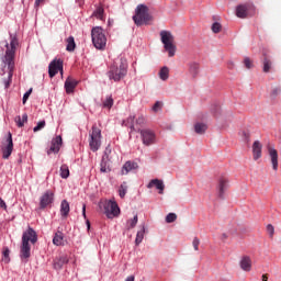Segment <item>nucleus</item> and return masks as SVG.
<instances>
[{
  "label": "nucleus",
  "mask_w": 281,
  "mask_h": 281,
  "mask_svg": "<svg viewBox=\"0 0 281 281\" xmlns=\"http://www.w3.org/2000/svg\"><path fill=\"white\" fill-rule=\"evenodd\" d=\"M7 50L3 58L4 65L8 66L9 76L8 80L4 81V87L8 89L10 85H12V76L14 72V58L16 56V47H19V38H16V34L10 33V43L5 44Z\"/></svg>",
  "instance_id": "nucleus-1"
},
{
  "label": "nucleus",
  "mask_w": 281,
  "mask_h": 281,
  "mask_svg": "<svg viewBox=\"0 0 281 281\" xmlns=\"http://www.w3.org/2000/svg\"><path fill=\"white\" fill-rule=\"evenodd\" d=\"M38 238L36 237V232L32 228H29L26 232L22 235V245L20 247V258L24 265H27L30 262V257L32 256V247L30 246V243L32 245L36 244Z\"/></svg>",
  "instance_id": "nucleus-2"
},
{
  "label": "nucleus",
  "mask_w": 281,
  "mask_h": 281,
  "mask_svg": "<svg viewBox=\"0 0 281 281\" xmlns=\"http://www.w3.org/2000/svg\"><path fill=\"white\" fill-rule=\"evenodd\" d=\"M126 74H128V64L126 59L121 58L120 63L115 61L110 66L108 78L114 82H120V80L126 78Z\"/></svg>",
  "instance_id": "nucleus-3"
},
{
  "label": "nucleus",
  "mask_w": 281,
  "mask_h": 281,
  "mask_svg": "<svg viewBox=\"0 0 281 281\" xmlns=\"http://www.w3.org/2000/svg\"><path fill=\"white\" fill-rule=\"evenodd\" d=\"M92 44L95 49L104 52L106 49V34L101 26H94L91 30Z\"/></svg>",
  "instance_id": "nucleus-4"
},
{
  "label": "nucleus",
  "mask_w": 281,
  "mask_h": 281,
  "mask_svg": "<svg viewBox=\"0 0 281 281\" xmlns=\"http://www.w3.org/2000/svg\"><path fill=\"white\" fill-rule=\"evenodd\" d=\"M135 25H148L153 21L148 7L144 4H138L135 10V15L133 16Z\"/></svg>",
  "instance_id": "nucleus-5"
},
{
  "label": "nucleus",
  "mask_w": 281,
  "mask_h": 281,
  "mask_svg": "<svg viewBox=\"0 0 281 281\" xmlns=\"http://www.w3.org/2000/svg\"><path fill=\"white\" fill-rule=\"evenodd\" d=\"M160 40L169 58L175 57V55L177 54V45H175V35H172V33L169 31H161Z\"/></svg>",
  "instance_id": "nucleus-6"
},
{
  "label": "nucleus",
  "mask_w": 281,
  "mask_h": 281,
  "mask_svg": "<svg viewBox=\"0 0 281 281\" xmlns=\"http://www.w3.org/2000/svg\"><path fill=\"white\" fill-rule=\"evenodd\" d=\"M89 135L90 150H92V153H98V150H100V146H102V131L98 128V126L93 125Z\"/></svg>",
  "instance_id": "nucleus-7"
},
{
  "label": "nucleus",
  "mask_w": 281,
  "mask_h": 281,
  "mask_svg": "<svg viewBox=\"0 0 281 281\" xmlns=\"http://www.w3.org/2000/svg\"><path fill=\"white\" fill-rule=\"evenodd\" d=\"M99 207H103V214L109 218H115V216H120V206L117 202L113 200L105 201L99 204Z\"/></svg>",
  "instance_id": "nucleus-8"
},
{
  "label": "nucleus",
  "mask_w": 281,
  "mask_h": 281,
  "mask_svg": "<svg viewBox=\"0 0 281 281\" xmlns=\"http://www.w3.org/2000/svg\"><path fill=\"white\" fill-rule=\"evenodd\" d=\"M144 146H153L157 144V134L150 128L138 130Z\"/></svg>",
  "instance_id": "nucleus-9"
},
{
  "label": "nucleus",
  "mask_w": 281,
  "mask_h": 281,
  "mask_svg": "<svg viewBox=\"0 0 281 281\" xmlns=\"http://www.w3.org/2000/svg\"><path fill=\"white\" fill-rule=\"evenodd\" d=\"M2 157L4 159H10L12 150H14V143L12 142V133H8L7 138L1 144Z\"/></svg>",
  "instance_id": "nucleus-10"
},
{
  "label": "nucleus",
  "mask_w": 281,
  "mask_h": 281,
  "mask_svg": "<svg viewBox=\"0 0 281 281\" xmlns=\"http://www.w3.org/2000/svg\"><path fill=\"white\" fill-rule=\"evenodd\" d=\"M53 203H54V192L46 191L40 198V210H45V207H48V205H52Z\"/></svg>",
  "instance_id": "nucleus-11"
},
{
  "label": "nucleus",
  "mask_w": 281,
  "mask_h": 281,
  "mask_svg": "<svg viewBox=\"0 0 281 281\" xmlns=\"http://www.w3.org/2000/svg\"><path fill=\"white\" fill-rule=\"evenodd\" d=\"M58 71H60V74H63V60L54 59L48 66L49 78H54V76H56V74H58Z\"/></svg>",
  "instance_id": "nucleus-12"
},
{
  "label": "nucleus",
  "mask_w": 281,
  "mask_h": 281,
  "mask_svg": "<svg viewBox=\"0 0 281 281\" xmlns=\"http://www.w3.org/2000/svg\"><path fill=\"white\" fill-rule=\"evenodd\" d=\"M254 10V5L251 4H239L236 8V16H238V19H247V16H249V11Z\"/></svg>",
  "instance_id": "nucleus-13"
},
{
  "label": "nucleus",
  "mask_w": 281,
  "mask_h": 281,
  "mask_svg": "<svg viewBox=\"0 0 281 281\" xmlns=\"http://www.w3.org/2000/svg\"><path fill=\"white\" fill-rule=\"evenodd\" d=\"M60 144H63V137L57 136L52 140L50 147L47 150V155H52V153L56 154L60 150Z\"/></svg>",
  "instance_id": "nucleus-14"
},
{
  "label": "nucleus",
  "mask_w": 281,
  "mask_h": 281,
  "mask_svg": "<svg viewBox=\"0 0 281 281\" xmlns=\"http://www.w3.org/2000/svg\"><path fill=\"white\" fill-rule=\"evenodd\" d=\"M252 157L255 161L262 157V143L260 140H255L252 144Z\"/></svg>",
  "instance_id": "nucleus-15"
},
{
  "label": "nucleus",
  "mask_w": 281,
  "mask_h": 281,
  "mask_svg": "<svg viewBox=\"0 0 281 281\" xmlns=\"http://www.w3.org/2000/svg\"><path fill=\"white\" fill-rule=\"evenodd\" d=\"M188 71L189 75L191 76V78H196L201 71V64L196 63V61H191L188 64Z\"/></svg>",
  "instance_id": "nucleus-16"
},
{
  "label": "nucleus",
  "mask_w": 281,
  "mask_h": 281,
  "mask_svg": "<svg viewBox=\"0 0 281 281\" xmlns=\"http://www.w3.org/2000/svg\"><path fill=\"white\" fill-rule=\"evenodd\" d=\"M139 168V165L135 161L127 160L121 170V175H128V172H132V170H137Z\"/></svg>",
  "instance_id": "nucleus-17"
},
{
  "label": "nucleus",
  "mask_w": 281,
  "mask_h": 281,
  "mask_svg": "<svg viewBox=\"0 0 281 281\" xmlns=\"http://www.w3.org/2000/svg\"><path fill=\"white\" fill-rule=\"evenodd\" d=\"M228 183H229V180H227V178H224V177L220 178L218 186H217L220 199H223V196H225V191L227 190Z\"/></svg>",
  "instance_id": "nucleus-18"
},
{
  "label": "nucleus",
  "mask_w": 281,
  "mask_h": 281,
  "mask_svg": "<svg viewBox=\"0 0 281 281\" xmlns=\"http://www.w3.org/2000/svg\"><path fill=\"white\" fill-rule=\"evenodd\" d=\"M239 266L243 271H246V272L251 271V257L243 256L239 261Z\"/></svg>",
  "instance_id": "nucleus-19"
},
{
  "label": "nucleus",
  "mask_w": 281,
  "mask_h": 281,
  "mask_svg": "<svg viewBox=\"0 0 281 281\" xmlns=\"http://www.w3.org/2000/svg\"><path fill=\"white\" fill-rule=\"evenodd\" d=\"M78 87V81L71 77H68L65 81L66 93H74V89Z\"/></svg>",
  "instance_id": "nucleus-20"
},
{
  "label": "nucleus",
  "mask_w": 281,
  "mask_h": 281,
  "mask_svg": "<svg viewBox=\"0 0 281 281\" xmlns=\"http://www.w3.org/2000/svg\"><path fill=\"white\" fill-rule=\"evenodd\" d=\"M268 153L273 170H278V150L273 147H268Z\"/></svg>",
  "instance_id": "nucleus-21"
},
{
  "label": "nucleus",
  "mask_w": 281,
  "mask_h": 281,
  "mask_svg": "<svg viewBox=\"0 0 281 281\" xmlns=\"http://www.w3.org/2000/svg\"><path fill=\"white\" fill-rule=\"evenodd\" d=\"M154 186H155V188H156L157 190H159V194H164V190L166 189V186L164 184V181H162V180L153 179V180L148 183L147 188H154Z\"/></svg>",
  "instance_id": "nucleus-22"
},
{
  "label": "nucleus",
  "mask_w": 281,
  "mask_h": 281,
  "mask_svg": "<svg viewBox=\"0 0 281 281\" xmlns=\"http://www.w3.org/2000/svg\"><path fill=\"white\" fill-rule=\"evenodd\" d=\"M262 65L263 74H269V71H271V68L273 67V61H271V58L267 56V54H263Z\"/></svg>",
  "instance_id": "nucleus-23"
},
{
  "label": "nucleus",
  "mask_w": 281,
  "mask_h": 281,
  "mask_svg": "<svg viewBox=\"0 0 281 281\" xmlns=\"http://www.w3.org/2000/svg\"><path fill=\"white\" fill-rule=\"evenodd\" d=\"M53 244L56 245V247H60L65 245V235L63 232H57L53 238Z\"/></svg>",
  "instance_id": "nucleus-24"
},
{
  "label": "nucleus",
  "mask_w": 281,
  "mask_h": 281,
  "mask_svg": "<svg viewBox=\"0 0 281 281\" xmlns=\"http://www.w3.org/2000/svg\"><path fill=\"white\" fill-rule=\"evenodd\" d=\"M69 211H70L69 202L67 200H63L60 203V215L64 218H67V216H69Z\"/></svg>",
  "instance_id": "nucleus-25"
},
{
  "label": "nucleus",
  "mask_w": 281,
  "mask_h": 281,
  "mask_svg": "<svg viewBox=\"0 0 281 281\" xmlns=\"http://www.w3.org/2000/svg\"><path fill=\"white\" fill-rule=\"evenodd\" d=\"M123 126H127L130 128V133L135 131V115H130L126 121H123Z\"/></svg>",
  "instance_id": "nucleus-26"
},
{
  "label": "nucleus",
  "mask_w": 281,
  "mask_h": 281,
  "mask_svg": "<svg viewBox=\"0 0 281 281\" xmlns=\"http://www.w3.org/2000/svg\"><path fill=\"white\" fill-rule=\"evenodd\" d=\"M100 172H111V166L109 165L108 157L103 156L100 164Z\"/></svg>",
  "instance_id": "nucleus-27"
},
{
  "label": "nucleus",
  "mask_w": 281,
  "mask_h": 281,
  "mask_svg": "<svg viewBox=\"0 0 281 281\" xmlns=\"http://www.w3.org/2000/svg\"><path fill=\"white\" fill-rule=\"evenodd\" d=\"M146 234V225H140V229L136 234L135 245H139L144 240V235Z\"/></svg>",
  "instance_id": "nucleus-28"
},
{
  "label": "nucleus",
  "mask_w": 281,
  "mask_h": 281,
  "mask_svg": "<svg viewBox=\"0 0 281 281\" xmlns=\"http://www.w3.org/2000/svg\"><path fill=\"white\" fill-rule=\"evenodd\" d=\"M159 78L164 81L168 80V78H170V68L164 66L159 71Z\"/></svg>",
  "instance_id": "nucleus-29"
},
{
  "label": "nucleus",
  "mask_w": 281,
  "mask_h": 281,
  "mask_svg": "<svg viewBox=\"0 0 281 281\" xmlns=\"http://www.w3.org/2000/svg\"><path fill=\"white\" fill-rule=\"evenodd\" d=\"M66 49L67 52H74L76 49V40L74 38V36H69L67 40H66Z\"/></svg>",
  "instance_id": "nucleus-30"
},
{
  "label": "nucleus",
  "mask_w": 281,
  "mask_h": 281,
  "mask_svg": "<svg viewBox=\"0 0 281 281\" xmlns=\"http://www.w3.org/2000/svg\"><path fill=\"white\" fill-rule=\"evenodd\" d=\"M194 131L198 135H203L207 131V125L205 123H196L194 125Z\"/></svg>",
  "instance_id": "nucleus-31"
},
{
  "label": "nucleus",
  "mask_w": 281,
  "mask_h": 281,
  "mask_svg": "<svg viewBox=\"0 0 281 281\" xmlns=\"http://www.w3.org/2000/svg\"><path fill=\"white\" fill-rule=\"evenodd\" d=\"M113 95H108L105 97V99L103 100V109H112L113 108Z\"/></svg>",
  "instance_id": "nucleus-32"
},
{
  "label": "nucleus",
  "mask_w": 281,
  "mask_h": 281,
  "mask_svg": "<svg viewBox=\"0 0 281 281\" xmlns=\"http://www.w3.org/2000/svg\"><path fill=\"white\" fill-rule=\"evenodd\" d=\"M92 16H95V19H99V21H104V9L101 7L97 8Z\"/></svg>",
  "instance_id": "nucleus-33"
},
{
  "label": "nucleus",
  "mask_w": 281,
  "mask_h": 281,
  "mask_svg": "<svg viewBox=\"0 0 281 281\" xmlns=\"http://www.w3.org/2000/svg\"><path fill=\"white\" fill-rule=\"evenodd\" d=\"M68 260L66 257H60L59 259L55 260L54 269H63V265H67Z\"/></svg>",
  "instance_id": "nucleus-34"
},
{
  "label": "nucleus",
  "mask_w": 281,
  "mask_h": 281,
  "mask_svg": "<svg viewBox=\"0 0 281 281\" xmlns=\"http://www.w3.org/2000/svg\"><path fill=\"white\" fill-rule=\"evenodd\" d=\"M126 192H128V186H126V182H123L119 188L120 198L124 199V196H126Z\"/></svg>",
  "instance_id": "nucleus-35"
},
{
  "label": "nucleus",
  "mask_w": 281,
  "mask_h": 281,
  "mask_svg": "<svg viewBox=\"0 0 281 281\" xmlns=\"http://www.w3.org/2000/svg\"><path fill=\"white\" fill-rule=\"evenodd\" d=\"M60 177H61V179H68L69 178V166L61 165V167H60Z\"/></svg>",
  "instance_id": "nucleus-36"
},
{
  "label": "nucleus",
  "mask_w": 281,
  "mask_h": 281,
  "mask_svg": "<svg viewBox=\"0 0 281 281\" xmlns=\"http://www.w3.org/2000/svg\"><path fill=\"white\" fill-rule=\"evenodd\" d=\"M2 262H4L5 265H8V262H10V248H8V247L3 248Z\"/></svg>",
  "instance_id": "nucleus-37"
},
{
  "label": "nucleus",
  "mask_w": 281,
  "mask_h": 281,
  "mask_svg": "<svg viewBox=\"0 0 281 281\" xmlns=\"http://www.w3.org/2000/svg\"><path fill=\"white\" fill-rule=\"evenodd\" d=\"M211 30L214 34H218L221 30H223V26L218 22H214L211 26Z\"/></svg>",
  "instance_id": "nucleus-38"
},
{
  "label": "nucleus",
  "mask_w": 281,
  "mask_h": 281,
  "mask_svg": "<svg viewBox=\"0 0 281 281\" xmlns=\"http://www.w3.org/2000/svg\"><path fill=\"white\" fill-rule=\"evenodd\" d=\"M138 217L135 215L132 220L127 221V229H133L137 225Z\"/></svg>",
  "instance_id": "nucleus-39"
},
{
  "label": "nucleus",
  "mask_w": 281,
  "mask_h": 281,
  "mask_svg": "<svg viewBox=\"0 0 281 281\" xmlns=\"http://www.w3.org/2000/svg\"><path fill=\"white\" fill-rule=\"evenodd\" d=\"M175 221H177V214L175 213H169L166 216V223H175Z\"/></svg>",
  "instance_id": "nucleus-40"
},
{
  "label": "nucleus",
  "mask_w": 281,
  "mask_h": 281,
  "mask_svg": "<svg viewBox=\"0 0 281 281\" xmlns=\"http://www.w3.org/2000/svg\"><path fill=\"white\" fill-rule=\"evenodd\" d=\"M281 93V87H274L270 93L271 98H278Z\"/></svg>",
  "instance_id": "nucleus-41"
},
{
  "label": "nucleus",
  "mask_w": 281,
  "mask_h": 281,
  "mask_svg": "<svg viewBox=\"0 0 281 281\" xmlns=\"http://www.w3.org/2000/svg\"><path fill=\"white\" fill-rule=\"evenodd\" d=\"M244 65H245L246 69H251V67H254V61H251V59L249 57H245Z\"/></svg>",
  "instance_id": "nucleus-42"
},
{
  "label": "nucleus",
  "mask_w": 281,
  "mask_h": 281,
  "mask_svg": "<svg viewBox=\"0 0 281 281\" xmlns=\"http://www.w3.org/2000/svg\"><path fill=\"white\" fill-rule=\"evenodd\" d=\"M162 106H164V103H162L161 101H157V102L154 104V106H153V111H154L155 113H157V111H161Z\"/></svg>",
  "instance_id": "nucleus-43"
},
{
  "label": "nucleus",
  "mask_w": 281,
  "mask_h": 281,
  "mask_svg": "<svg viewBox=\"0 0 281 281\" xmlns=\"http://www.w3.org/2000/svg\"><path fill=\"white\" fill-rule=\"evenodd\" d=\"M45 121H41L37 123V125L33 128L34 133H38V131H43V127L45 126Z\"/></svg>",
  "instance_id": "nucleus-44"
},
{
  "label": "nucleus",
  "mask_w": 281,
  "mask_h": 281,
  "mask_svg": "<svg viewBox=\"0 0 281 281\" xmlns=\"http://www.w3.org/2000/svg\"><path fill=\"white\" fill-rule=\"evenodd\" d=\"M32 91H33V89L30 88V89L24 93L23 99H22L23 104H25V102H27V100L30 99V95H32Z\"/></svg>",
  "instance_id": "nucleus-45"
},
{
  "label": "nucleus",
  "mask_w": 281,
  "mask_h": 281,
  "mask_svg": "<svg viewBox=\"0 0 281 281\" xmlns=\"http://www.w3.org/2000/svg\"><path fill=\"white\" fill-rule=\"evenodd\" d=\"M267 232H268L270 238H273V234H276V228L273 227V225L268 224L267 225Z\"/></svg>",
  "instance_id": "nucleus-46"
},
{
  "label": "nucleus",
  "mask_w": 281,
  "mask_h": 281,
  "mask_svg": "<svg viewBox=\"0 0 281 281\" xmlns=\"http://www.w3.org/2000/svg\"><path fill=\"white\" fill-rule=\"evenodd\" d=\"M239 135L243 137L244 142H249V131H241Z\"/></svg>",
  "instance_id": "nucleus-47"
},
{
  "label": "nucleus",
  "mask_w": 281,
  "mask_h": 281,
  "mask_svg": "<svg viewBox=\"0 0 281 281\" xmlns=\"http://www.w3.org/2000/svg\"><path fill=\"white\" fill-rule=\"evenodd\" d=\"M192 245H193V249L195 251H199V245H201V240H199L196 237H194Z\"/></svg>",
  "instance_id": "nucleus-48"
},
{
  "label": "nucleus",
  "mask_w": 281,
  "mask_h": 281,
  "mask_svg": "<svg viewBox=\"0 0 281 281\" xmlns=\"http://www.w3.org/2000/svg\"><path fill=\"white\" fill-rule=\"evenodd\" d=\"M136 124L138 126H144V124H146V119L144 116H138V120H136Z\"/></svg>",
  "instance_id": "nucleus-49"
},
{
  "label": "nucleus",
  "mask_w": 281,
  "mask_h": 281,
  "mask_svg": "<svg viewBox=\"0 0 281 281\" xmlns=\"http://www.w3.org/2000/svg\"><path fill=\"white\" fill-rule=\"evenodd\" d=\"M15 123L18 124L19 128H23V119H21V116L15 117Z\"/></svg>",
  "instance_id": "nucleus-50"
},
{
  "label": "nucleus",
  "mask_w": 281,
  "mask_h": 281,
  "mask_svg": "<svg viewBox=\"0 0 281 281\" xmlns=\"http://www.w3.org/2000/svg\"><path fill=\"white\" fill-rule=\"evenodd\" d=\"M0 207H2L3 210H8V205H5V201H3V199L0 198Z\"/></svg>",
  "instance_id": "nucleus-51"
},
{
  "label": "nucleus",
  "mask_w": 281,
  "mask_h": 281,
  "mask_svg": "<svg viewBox=\"0 0 281 281\" xmlns=\"http://www.w3.org/2000/svg\"><path fill=\"white\" fill-rule=\"evenodd\" d=\"M82 216L83 218H87V204L82 205Z\"/></svg>",
  "instance_id": "nucleus-52"
},
{
  "label": "nucleus",
  "mask_w": 281,
  "mask_h": 281,
  "mask_svg": "<svg viewBox=\"0 0 281 281\" xmlns=\"http://www.w3.org/2000/svg\"><path fill=\"white\" fill-rule=\"evenodd\" d=\"M22 122H23V126H24L26 124V122H27V113H24L22 115Z\"/></svg>",
  "instance_id": "nucleus-53"
},
{
  "label": "nucleus",
  "mask_w": 281,
  "mask_h": 281,
  "mask_svg": "<svg viewBox=\"0 0 281 281\" xmlns=\"http://www.w3.org/2000/svg\"><path fill=\"white\" fill-rule=\"evenodd\" d=\"M43 1H45V0H35L36 8H38V5H41L43 3Z\"/></svg>",
  "instance_id": "nucleus-54"
},
{
  "label": "nucleus",
  "mask_w": 281,
  "mask_h": 281,
  "mask_svg": "<svg viewBox=\"0 0 281 281\" xmlns=\"http://www.w3.org/2000/svg\"><path fill=\"white\" fill-rule=\"evenodd\" d=\"M125 281H135V276H130L125 279Z\"/></svg>",
  "instance_id": "nucleus-55"
},
{
  "label": "nucleus",
  "mask_w": 281,
  "mask_h": 281,
  "mask_svg": "<svg viewBox=\"0 0 281 281\" xmlns=\"http://www.w3.org/2000/svg\"><path fill=\"white\" fill-rule=\"evenodd\" d=\"M261 280L262 281H268L269 280V276L268 274H262Z\"/></svg>",
  "instance_id": "nucleus-56"
},
{
  "label": "nucleus",
  "mask_w": 281,
  "mask_h": 281,
  "mask_svg": "<svg viewBox=\"0 0 281 281\" xmlns=\"http://www.w3.org/2000/svg\"><path fill=\"white\" fill-rule=\"evenodd\" d=\"M228 69H234V61L228 63Z\"/></svg>",
  "instance_id": "nucleus-57"
},
{
  "label": "nucleus",
  "mask_w": 281,
  "mask_h": 281,
  "mask_svg": "<svg viewBox=\"0 0 281 281\" xmlns=\"http://www.w3.org/2000/svg\"><path fill=\"white\" fill-rule=\"evenodd\" d=\"M88 229H91V222L89 220L86 221Z\"/></svg>",
  "instance_id": "nucleus-58"
}]
</instances>
